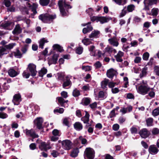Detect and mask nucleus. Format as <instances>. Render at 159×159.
<instances>
[{
    "instance_id": "nucleus-44",
    "label": "nucleus",
    "mask_w": 159,
    "mask_h": 159,
    "mask_svg": "<svg viewBox=\"0 0 159 159\" xmlns=\"http://www.w3.org/2000/svg\"><path fill=\"white\" fill-rule=\"evenodd\" d=\"M28 45L25 44L22 48L21 51L23 54L25 53L26 52L28 48Z\"/></svg>"
},
{
    "instance_id": "nucleus-21",
    "label": "nucleus",
    "mask_w": 159,
    "mask_h": 159,
    "mask_svg": "<svg viewBox=\"0 0 159 159\" xmlns=\"http://www.w3.org/2000/svg\"><path fill=\"white\" fill-rule=\"evenodd\" d=\"M47 145L46 144L45 142H42L39 145V148L42 150L46 151L48 149H50L51 148V147L47 148Z\"/></svg>"
},
{
    "instance_id": "nucleus-5",
    "label": "nucleus",
    "mask_w": 159,
    "mask_h": 159,
    "mask_svg": "<svg viewBox=\"0 0 159 159\" xmlns=\"http://www.w3.org/2000/svg\"><path fill=\"white\" fill-rule=\"evenodd\" d=\"M27 69H28L32 76H34L36 75L37 71L36 70V66L33 63L29 64L28 65Z\"/></svg>"
},
{
    "instance_id": "nucleus-7",
    "label": "nucleus",
    "mask_w": 159,
    "mask_h": 159,
    "mask_svg": "<svg viewBox=\"0 0 159 159\" xmlns=\"http://www.w3.org/2000/svg\"><path fill=\"white\" fill-rule=\"evenodd\" d=\"M62 148L66 150H69L71 148V142L68 140L63 141L61 142Z\"/></svg>"
},
{
    "instance_id": "nucleus-27",
    "label": "nucleus",
    "mask_w": 159,
    "mask_h": 159,
    "mask_svg": "<svg viewBox=\"0 0 159 159\" xmlns=\"http://www.w3.org/2000/svg\"><path fill=\"white\" fill-rule=\"evenodd\" d=\"M109 80L107 79H105L101 82V86L102 88L105 89L107 88V84H108Z\"/></svg>"
},
{
    "instance_id": "nucleus-50",
    "label": "nucleus",
    "mask_w": 159,
    "mask_h": 159,
    "mask_svg": "<svg viewBox=\"0 0 159 159\" xmlns=\"http://www.w3.org/2000/svg\"><path fill=\"white\" fill-rule=\"evenodd\" d=\"M80 95V92L77 89H74L73 92V95L74 97H76Z\"/></svg>"
},
{
    "instance_id": "nucleus-37",
    "label": "nucleus",
    "mask_w": 159,
    "mask_h": 159,
    "mask_svg": "<svg viewBox=\"0 0 159 159\" xmlns=\"http://www.w3.org/2000/svg\"><path fill=\"white\" fill-rule=\"evenodd\" d=\"M16 44L15 43H11L8 44L6 45L5 46V48L6 49H10L13 48V47L16 45Z\"/></svg>"
},
{
    "instance_id": "nucleus-25",
    "label": "nucleus",
    "mask_w": 159,
    "mask_h": 159,
    "mask_svg": "<svg viewBox=\"0 0 159 159\" xmlns=\"http://www.w3.org/2000/svg\"><path fill=\"white\" fill-rule=\"evenodd\" d=\"M100 34V32L97 30L93 31L91 34L89 35V37L91 39L93 38H97L98 35Z\"/></svg>"
},
{
    "instance_id": "nucleus-31",
    "label": "nucleus",
    "mask_w": 159,
    "mask_h": 159,
    "mask_svg": "<svg viewBox=\"0 0 159 159\" xmlns=\"http://www.w3.org/2000/svg\"><path fill=\"white\" fill-rule=\"evenodd\" d=\"M48 41L45 38H43L41 39L39 42V47L40 48H43V46L45 43H47Z\"/></svg>"
},
{
    "instance_id": "nucleus-63",
    "label": "nucleus",
    "mask_w": 159,
    "mask_h": 159,
    "mask_svg": "<svg viewBox=\"0 0 159 159\" xmlns=\"http://www.w3.org/2000/svg\"><path fill=\"white\" fill-rule=\"evenodd\" d=\"M125 7L123 10H122L120 14V17L124 16L126 13V11L125 10Z\"/></svg>"
},
{
    "instance_id": "nucleus-6",
    "label": "nucleus",
    "mask_w": 159,
    "mask_h": 159,
    "mask_svg": "<svg viewBox=\"0 0 159 159\" xmlns=\"http://www.w3.org/2000/svg\"><path fill=\"white\" fill-rule=\"evenodd\" d=\"M139 134L142 138L145 139L149 136L150 132L147 129L143 128L139 131Z\"/></svg>"
},
{
    "instance_id": "nucleus-46",
    "label": "nucleus",
    "mask_w": 159,
    "mask_h": 159,
    "mask_svg": "<svg viewBox=\"0 0 159 159\" xmlns=\"http://www.w3.org/2000/svg\"><path fill=\"white\" fill-rule=\"evenodd\" d=\"M79 139L81 141V143L82 144H87V140L86 139L83 138L82 136L79 137Z\"/></svg>"
},
{
    "instance_id": "nucleus-3",
    "label": "nucleus",
    "mask_w": 159,
    "mask_h": 159,
    "mask_svg": "<svg viewBox=\"0 0 159 159\" xmlns=\"http://www.w3.org/2000/svg\"><path fill=\"white\" fill-rule=\"evenodd\" d=\"M58 4L61 13L62 15L63 16L66 15L64 7L66 8H71V7L70 5L66 3L65 2L61 0H60L58 2Z\"/></svg>"
},
{
    "instance_id": "nucleus-51",
    "label": "nucleus",
    "mask_w": 159,
    "mask_h": 159,
    "mask_svg": "<svg viewBox=\"0 0 159 159\" xmlns=\"http://www.w3.org/2000/svg\"><path fill=\"white\" fill-rule=\"evenodd\" d=\"M83 51V48L81 47H79L77 48L76 50V52L79 54H81Z\"/></svg>"
},
{
    "instance_id": "nucleus-52",
    "label": "nucleus",
    "mask_w": 159,
    "mask_h": 159,
    "mask_svg": "<svg viewBox=\"0 0 159 159\" xmlns=\"http://www.w3.org/2000/svg\"><path fill=\"white\" fill-rule=\"evenodd\" d=\"M52 133L55 136H60V135L59 131L57 129H54Z\"/></svg>"
},
{
    "instance_id": "nucleus-57",
    "label": "nucleus",
    "mask_w": 159,
    "mask_h": 159,
    "mask_svg": "<svg viewBox=\"0 0 159 159\" xmlns=\"http://www.w3.org/2000/svg\"><path fill=\"white\" fill-rule=\"evenodd\" d=\"M4 3L5 6L7 7H9L11 5L10 0H4Z\"/></svg>"
},
{
    "instance_id": "nucleus-12",
    "label": "nucleus",
    "mask_w": 159,
    "mask_h": 159,
    "mask_svg": "<svg viewBox=\"0 0 159 159\" xmlns=\"http://www.w3.org/2000/svg\"><path fill=\"white\" fill-rule=\"evenodd\" d=\"M149 152L152 154H155L158 152V149L154 145H151L149 148Z\"/></svg>"
},
{
    "instance_id": "nucleus-8",
    "label": "nucleus",
    "mask_w": 159,
    "mask_h": 159,
    "mask_svg": "<svg viewBox=\"0 0 159 159\" xmlns=\"http://www.w3.org/2000/svg\"><path fill=\"white\" fill-rule=\"evenodd\" d=\"M25 131L27 135L32 137L33 139L38 138L39 137V135L35 133L33 129L29 130L26 129Z\"/></svg>"
},
{
    "instance_id": "nucleus-64",
    "label": "nucleus",
    "mask_w": 159,
    "mask_h": 159,
    "mask_svg": "<svg viewBox=\"0 0 159 159\" xmlns=\"http://www.w3.org/2000/svg\"><path fill=\"white\" fill-rule=\"evenodd\" d=\"M90 107L93 109H95L97 107V103L96 102H94L89 105Z\"/></svg>"
},
{
    "instance_id": "nucleus-32",
    "label": "nucleus",
    "mask_w": 159,
    "mask_h": 159,
    "mask_svg": "<svg viewBox=\"0 0 159 159\" xmlns=\"http://www.w3.org/2000/svg\"><path fill=\"white\" fill-rule=\"evenodd\" d=\"M14 55L18 58H21L22 57V54L19 49H17L16 51L13 52Z\"/></svg>"
},
{
    "instance_id": "nucleus-59",
    "label": "nucleus",
    "mask_w": 159,
    "mask_h": 159,
    "mask_svg": "<svg viewBox=\"0 0 159 159\" xmlns=\"http://www.w3.org/2000/svg\"><path fill=\"white\" fill-rule=\"evenodd\" d=\"M130 131L132 134H136L137 133V129L134 126H133L130 129Z\"/></svg>"
},
{
    "instance_id": "nucleus-18",
    "label": "nucleus",
    "mask_w": 159,
    "mask_h": 159,
    "mask_svg": "<svg viewBox=\"0 0 159 159\" xmlns=\"http://www.w3.org/2000/svg\"><path fill=\"white\" fill-rule=\"evenodd\" d=\"M74 128L77 131H80L83 129V125L80 122H77L74 124Z\"/></svg>"
},
{
    "instance_id": "nucleus-60",
    "label": "nucleus",
    "mask_w": 159,
    "mask_h": 159,
    "mask_svg": "<svg viewBox=\"0 0 159 159\" xmlns=\"http://www.w3.org/2000/svg\"><path fill=\"white\" fill-rule=\"evenodd\" d=\"M116 84V83L110 82L108 83V86L109 88H113L115 86V85Z\"/></svg>"
},
{
    "instance_id": "nucleus-39",
    "label": "nucleus",
    "mask_w": 159,
    "mask_h": 159,
    "mask_svg": "<svg viewBox=\"0 0 159 159\" xmlns=\"http://www.w3.org/2000/svg\"><path fill=\"white\" fill-rule=\"evenodd\" d=\"M135 7V6L133 4L128 5L127 7L128 11L129 12H132L134 10Z\"/></svg>"
},
{
    "instance_id": "nucleus-62",
    "label": "nucleus",
    "mask_w": 159,
    "mask_h": 159,
    "mask_svg": "<svg viewBox=\"0 0 159 159\" xmlns=\"http://www.w3.org/2000/svg\"><path fill=\"white\" fill-rule=\"evenodd\" d=\"M6 49L4 48L0 47V56L5 53Z\"/></svg>"
},
{
    "instance_id": "nucleus-55",
    "label": "nucleus",
    "mask_w": 159,
    "mask_h": 159,
    "mask_svg": "<svg viewBox=\"0 0 159 159\" xmlns=\"http://www.w3.org/2000/svg\"><path fill=\"white\" fill-rule=\"evenodd\" d=\"M94 66L96 69H98L101 67L102 66V64L99 61H97L94 64Z\"/></svg>"
},
{
    "instance_id": "nucleus-14",
    "label": "nucleus",
    "mask_w": 159,
    "mask_h": 159,
    "mask_svg": "<svg viewBox=\"0 0 159 159\" xmlns=\"http://www.w3.org/2000/svg\"><path fill=\"white\" fill-rule=\"evenodd\" d=\"M59 55L57 54H55L53 56L52 58L49 60V63L50 64H56L57 63Z\"/></svg>"
},
{
    "instance_id": "nucleus-58",
    "label": "nucleus",
    "mask_w": 159,
    "mask_h": 159,
    "mask_svg": "<svg viewBox=\"0 0 159 159\" xmlns=\"http://www.w3.org/2000/svg\"><path fill=\"white\" fill-rule=\"evenodd\" d=\"M87 13L89 16H91L93 14V10L91 8H89L86 10Z\"/></svg>"
},
{
    "instance_id": "nucleus-9",
    "label": "nucleus",
    "mask_w": 159,
    "mask_h": 159,
    "mask_svg": "<svg viewBox=\"0 0 159 159\" xmlns=\"http://www.w3.org/2000/svg\"><path fill=\"white\" fill-rule=\"evenodd\" d=\"M109 44L114 47H117L119 45L117 39L115 37H113L108 39Z\"/></svg>"
},
{
    "instance_id": "nucleus-22",
    "label": "nucleus",
    "mask_w": 159,
    "mask_h": 159,
    "mask_svg": "<svg viewBox=\"0 0 159 159\" xmlns=\"http://www.w3.org/2000/svg\"><path fill=\"white\" fill-rule=\"evenodd\" d=\"M8 73L11 77H14L18 74L17 72L12 69H11L8 70Z\"/></svg>"
},
{
    "instance_id": "nucleus-11",
    "label": "nucleus",
    "mask_w": 159,
    "mask_h": 159,
    "mask_svg": "<svg viewBox=\"0 0 159 159\" xmlns=\"http://www.w3.org/2000/svg\"><path fill=\"white\" fill-rule=\"evenodd\" d=\"M116 71L113 69L111 68L107 70V76L109 78H112L115 75Z\"/></svg>"
},
{
    "instance_id": "nucleus-42",
    "label": "nucleus",
    "mask_w": 159,
    "mask_h": 159,
    "mask_svg": "<svg viewBox=\"0 0 159 159\" xmlns=\"http://www.w3.org/2000/svg\"><path fill=\"white\" fill-rule=\"evenodd\" d=\"M71 82L69 80H67L66 81L64 82L62 85L63 88H65L66 87L69 86L71 84Z\"/></svg>"
},
{
    "instance_id": "nucleus-56",
    "label": "nucleus",
    "mask_w": 159,
    "mask_h": 159,
    "mask_svg": "<svg viewBox=\"0 0 159 159\" xmlns=\"http://www.w3.org/2000/svg\"><path fill=\"white\" fill-rule=\"evenodd\" d=\"M149 57V54L148 52H146L143 54V60H148Z\"/></svg>"
},
{
    "instance_id": "nucleus-13",
    "label": "nucleus",
    "mask_w": 159,
    "mask_h": 159,
    "mask_svg": "<svg viewBox=\"0 0 159 159\" xmlns=\"http://www.w3.org/2000/svg\"><path fill=\"white\" fill-rule=\"evenodd\" d=\"M124 55V53L120 51L115 56L116 61L119 62H121L123 61L122 58V57Z\"/></svg>"
},
{
    "instance_id": "nucleus-35",
    "label": "nucleus",
    "mask_w": 159,
    "mask_h": 159,
    "mask_svg": "<svg viewBox=\"0 0 159 159\" xmlns=\"http://www.w3.org/2000/svg\"><path fill=\"white\" fill-rule=\"evenodd\" d=\"M47 72V70L44 67L42 68L39 72V76L43 77L45 74H46Z\"/></svg>"
},
{
    "instance_id": "nucleus-29",
    "label": "nucleus",
    "mask_w": 159,
    "mask_h": 159,
    "mask_svg": "<svg viewBox=\"0 0 159 159\" xmlns=\"http://www.w3.org/2000/svg\"><path fill=\"white\" fill-rule=\"evenodd\" d=\"M93 28L91 26H89L87 27L84 28L83 30V32L84 34H85L91 31Z\"/></svg>"
},
{
    "instance_id": "nucleus-33",
    "label": "nucleus",
    "mask_w": 159,
    "mask_h": 159,
    "mask_svg": "<svg viewBox=\"0 0 159 159\" xmlns=\"http://www.w3.org/2000/svg\"><path fill=\"white\" fill-rule=\"evenodd\" d=\"M58 101L59 103L61 104V106H64L63 105L64 103L65 102H67L68 101V100L65 101L64 99L61 97H58L57 98Z\"/></svg>"
},
{
    "instance_id": "nucleus-16",
    "label": "nucleus",
    "mask_w": 159,
    "mask_h": 159,
    "mask_svg": "<svg viewBox=\"0 0 159 159\" xmlns=\"http://www.w3.org/2000/svg\"><path fill=\"white\" fill-rule=\"evenodd\" d=\"M133 109L132 107L131 106H128L127 108L123 107L121 108L120 110V111L123 114H125L127 112H130L132 111Z\"/></svg>"
},
{
    "instance_id": "nucleus-20",
    "label": "nucleus",
    "mask_w": 159,
    "mask_h": 159,
    "mask_svg": "<svg viewBox=\"0 0 159 159\" xmlns=\"http://www.w3.org/2000/svg\"><path fill=\"white\" fill-rule=\"evenodd\" d=\"M22 31V29L19 25H16L14 30L12 31V33L14 34H19Z\"/></svg>"
},
{
    "instance_id": "nucleus-40",
    "label": "nucleus",
    "mask_w": 159,
    "mask_h": 159,
    "mask_svg": "<svg viewBox=\"0 0 159 159\" xmlns=\"http://www.w3.org/2000/svg\"><path fill=\"white\" fill-rule=\"evenodd\" d=\"M117 4L122 5L125 3V0H113Z\"/></svg>"
},
{
    "instance_id": "nucleus-54",
    "label": "nucleus",
    "mask_w": 159,
    "mask_h": 159,
    "mask_svg": "<svg viewBox=\"0 0 159 159\" xmlns=\"http://www.w3.org/2000/svg\"><path fill=\"white\" fill-rule=\"evenodd\" d=\"M99 97L100 98H104L106 97V93L103 91H100L99 93Z\"/></svg>"
},
{
    "instance_id": "nucleus-19",
    "label": "nucleus",
    "mask_w": 159,
    "mask_h": 159,
    "mask_svg": "<svg viewBox=\"0 0 159 159\" xmlns=\"http://www.w3.org/2000/svg\"><path fill=\"white\" fill-rule=\"evenodd\" d=\"M148 69V67L146 66H144L142 69L141 72L139 75V77L140 78H142L146 76L147 73Z\"/></svg>"
},
{
    "instance_id": "nucleus-30",
    "label": "nucleus",
    "mask_w": 159,
    "mask_h": 159,
    "mask_svg": "<svg viewBox=\"0 0 159 159\" xmlns=\"http://www.w3.org/2000/svg\"><path fill=\"white\" fill-rule=\"evenodd\" d=\"M50 0H39L40 4L43 6H47L49 3Z\"/></svg>"
},
{
    "instance_id": "nucleus-28",
    "label": "nucleus",
    "mask_w": 159,
    "mask_h": 159,
    "mask_svg": "<svg viewBox=\"0 0 159 159\" xmlns=\"http://www.w3.org/2000/svg\"><path fill=\"white\" fill-rule=\"evenodd\" d=\"M79 152V149L77 148H75L72 151L70 156L72 157H76L78 156Z\"/></svg>"
},
{
    "instance_id": "nucleus-17",
    "label": "nucleus",
    "mask_w": 159,
    "mask_h": 159,
    "mask_svg": "<svg viewBox=\"0 0 159 159\" xmlns=\"http://www.w3.org/2000/svg\"><path fill=\"white\" fill-rule=\"evenodd\" d=\"M85 116L81 118V120L84 123H88L89 121V115L87 111H85Z\"/></svg>"
},
{
    "instance_id": "nucleus-36",
    "label": "nucleus",
    "mask_w": 159,
    "mask_h": 159,
    "mask_svg": "<svg viewBox=\"0 0 159 159\" xmlns=\"http://www.w3.org/2000/svg\"><path fill=\"white\" fill-rule=\"evenodd\" d=\"M153 120L152 118H149L146 120V122L147 126H150L152 125Z\"/></svg>"
},
{
    "instance_id": "nucleus-24",
    "label": "nucleus",
    "mask_w": 159,
    "mask_h": 159,
    "mask_svg": "<svg viewBox=\"0 0 159 159\" xmlns=\"http://www.w3.org/2000/svg\"><path fill=\"white\" fill-rule=\"evenodd\" d=\"M82 43L85 45H88L92 43L91 39L84 37L82 41Z\"/></svg>"
},
{
    "instance_id": "nucleus-61",
    "label": "nucleus",
    "mask_w": 159,
    "mask_h": 159,
    "mask_svg": "<svg viewBox=\"0 0 159 159\" xmlns=\"http://www.w3.org/2000/svg\"><path fill=\"white\" fill-rule=\"evenodd\" d=\"M119 125L117 124H116L113 125L112 129L115 131H117L119 129Z\"/></svg>"
},
{
    "instance_id": "nucleus-43",
    "label": "nucleus",
    "mask_w": 159,
    "mask_h": 159,
    "mask_svg": "<svg viewBox=\"0 0 159 159\" xmlns=\"http://www.w3.org/2000/svg\"><path fill=\"white\" fill-rule=\"evenodd\" d=\"M38 6L36 4H34L33 5L31 6V8L32 11L33 12V13L35 14L37 13L36 8Z\"/></svg>"
},
{
    "instance_id": "nucleus-47",
    "label": "nucleus",
    "mask_w": 159,
    "mask_h": 159,
    "mask_svg": "<svg viewBox=\"0 0 159 159\" xmlns=\"http://www.w3.org/2000/svg\"><path fill=\"white\" fill-rule=\"evenodd\" d=\"M152 132L153 135H157L159 133V130L157 128H155L152 129Z\"/></svg>"
},
{
    "instance_id": "nucleus-45",
    "label": "nucleus",
    "mask_w": 159,
    "mask_h": 159,
    "mask_svg": "<svg viewBox=\"0 0 159 159\" xmlns=\"http://www.w3.org/2000/svg\"><path fill=\"white\" fill-rule=\"evenodd\" d=\"M158 9L156 8H153L152 10V15L153 16H156L158 14Z\"/></svg>"
},
{
    "instance_id": "nucleus-4",
    "label": "nucleus",
    "mask_w": 159,
    "mask_h": 159,
    "mask_svg": "<svg viewBox=\"0 0 159 159\" xmlns=\"http://www.w3.org/2000/svg\"><path fill=\"white\" fill-rule=\"evenodd\" d=\"M84 154L89 159H93L94 157V151L91 148H87L85 151Z\"/></svg>"
},
{
    "instance_id": "nucleus-53",
    "label": "nucleus",
    "mask_w": 159,
    "mask_h": 159,
    "mask_svg": "<svg viewBox=\"0 0 159 159\" xmlns=\"http://www.w3.org/2000/svg\"><path fill=\"white\" fill-rule=\"evenodd\" d=\"M84 103L86 105H88L90 102V100L89 98H85L83 99Z\"/></svg>"
},
{
    "instance_id": "nucleus-41",
    "label": "nucleus",
    "mask_w": 159,
    "mask_h": 159,
    "mask_svg": "<svg viewBox=\"0 0 159 159\" xmlns=\"http://www.w3.org/2000/svg\"><path fill=\"white\" fill-rule=\"evenodd\" d=\"M30 75V73H29L26 70L24 71L22 73L23 76L26 79L28 78L29 77Z\"/></svg>"
},
{
    "instance_id": "nucleus-48",
    "label": "nucleus",
    "mask_w": 159,
    "mask_h": 159,
    "mask_svg": "<svg viewBox=\"0 0 159 159\" xmlns=\"http://www.w3.org/2000/svg\"><path fill=\"white\" fill-rule=\"evenodd\" d=\"M92 67L90 66H82V69L84 71H89L91 70Z\"/></svg>"
},
{
    "instance_id": "nucleus-10",
    "label": "nucleus",
    "mask_w": 159,
    "mask_h": 159,
    "mask_svg": "<svg viewBox=\"0 0 159 159\" xmlns=\"http://www.w3.org/2000/svg\"><path fill=\"white\" fill-rule=\"evenodd\" d=\"M21 101V97L19 94H16L13 96L12 101L15 105H18L19 103Z\"/></svg>"
},
{
    "instance_id": "nucleus-49",
    "label": "nucleus",
    "mask_w": 159,
    "mask_h": 159,
    "mask_svg": "<svg viewBox=\"0 0 159 159\" xmlns=\"http://www.w3.org/2000/svg\"><path fill=\"white\" fill-rule=\"evenodd\" d=\"M154 72L156 75L159 76V66H154Z\"/></svg>"
},
{
    "instance_id": "nucleus-2",
    "label": "nucleus",
    "mask_w": 159,
    "mask_h": 159,
    "mask_svg": "<svg viewBox=\"0 0 159 159\" xmlns=\"http://www.w3.org/2000/svg\"><path fill=\"white\" fill-rule=\"evenodd\" d=\"M56 18V16L48 14H42L39 16V18L44 23H48Z\"/></svg>"
},
{
    "instance_id": "nucleus-34",
    "label": "nucleus",
    "mask_w": 159,
    "mask_h": 159,
    "mask_svg": "<svg viewBox=\"0 0 159 159\" xmlns=\"http://www.w3.org/2000/svg\"><path fill=\"white\" fill-rule=\"evenodd\" d=\"M156 2V0H144V4H148V5H151Z\"/></svg>"
},
{
    "instance_id": "nucleus-15",
    "label": "nucleus",
    "mask_w": 159,
    "mask_h": 159,
    "mask_svg": "<svg viewBox=\"0 0 159 159\" xmlns=\"http://www.w3.org/2000/svg\"><path fill=\"white\" fill-rule=\"evenodd\" d=\"M34 122L36 124L37 127L40 129L42 127V123L43 122V120L41 117L38 118L34 120Z\"/></svg>"
},
{
    "instance_id": "nucleus-1",
    "label": "nucleus",
    "mask_w": 159,
    "mask_h": 159,
    "mask_svg": "<svg viewBox=\"0 0 159 159\" xmlns=\"http://www.w3.org/2000/svg\"><path fill=\"white\" fill-rule=\"evenodd\" d=\"M136 89L138 93L142 95L147 94L151 89L147 81L144 80L142 81L138 87L136 86Z\"/></svg>"
},
{
    "instance_id": "nucleus-38",
    "label": "nucleus",
    "mask_w": 159,
    "mask_h": 159,
    "mask_svg": "<svg viewBox=\"0 0 159 159\" xmlns=\"http://www.w3.org/2000/svg\"><path fill=\"white\" fill-rule=\"evenodd\" d=\"M159 115V107L154 109L152 112V115L154 116H157Z\"/></svg>"
},
{
    "instance_id": "nucleus-26",
    "label": "nucleus",
    "mask_w": 159,
    "mask_h": 159,
    "mask_svg": "<svg viewBox=\"0 0 159 159\" xmlns=\"http://www.w3.org/2000/svg\"><path fill=\"white\" fill-rule=\"evenodd\" d=\"M105 52H107L109 53H115L116 52V49L108 46H107L105 48Z\"/></svg>"
},
{
    "instance_id": "nucleus-23",
    "label": "nucleus",
    "mask_w": 159,
    "mask_h": 159,
    "mask_svg": "<svg viewBox=\"0 0 159 159\" xmlns=\"http://www.w3.org/2000/svg\"><path fill=\"white\" fill-rule=\"evenodd\" d=\"M111 19L110 18L105 17H100L99 18V21L101 24L108 22Z\"/></svg>"
}]
</instances>
